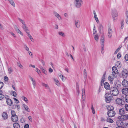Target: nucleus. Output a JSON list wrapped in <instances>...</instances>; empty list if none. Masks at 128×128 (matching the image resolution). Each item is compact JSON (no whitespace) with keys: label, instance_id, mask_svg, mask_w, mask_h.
Instances as JSON below:
<instances>
[{"label":"nucleus","instance_id":"obj_1","mask_svg":"<svg viewBox=\"0 0 128 128\" xmlns=\"http://www.w3.org/2000/svg\"><path fill=\"white\" fill-rule=\"evenodd\" d=\"M110 94L113 96H115L117 95L118 94V90L117 88L113 87L111 88L110 90Z\"/></svg>","mask_w":128,"mask_h":128},{"label":"nucleus","instance_id":"obj_2","mask_svg":"<svg viewBox=\"0 0 128 128\" xmlns=\"http://www.w3.org/2000/svg\"><path fill=\"white\" fill-rule=\"evenodd\" d=\"M111 95L109 93H107L105 95L106 102L108 103L110 102L112 99Z\"/></svg>","mask_w":128,"mask_h":128},{"label":"nucleus","instance_id":"obj_3","mask_svg":"<svg viewBox=\"0 0 128 128\" xmlns=\"http://www.w3.org/2000/svg\"><path fill=\"white\" fill-rule=\"evenodd\" d=\"M74 4L77 8H80L82 4V0H74Z\"/></svg>","mask_w":128,"mask_h":128},{"label":"nucleus","instance_id":"obj_4","mask_svg":"<svg viewBox=\"0 0 128 128\" xmlns=\"http://www.w3.org/2000/svg\"><path fill=\"white\" fill-rule=\"evenodd\" d=\"M112 74L114 77H117V75L119 73L118 71L117 68L115 66H114L112 68Z\"/></svg>","mask_w":128,"mask_h":128},{"label":"nucleus","instance_id":"obj_5","mask_svg":"<svg viewBox=\"0 0 128 128\" xmlns=\"http://www.w3.org/2000/svg\"><path fill=\"white\" fill-rule=\"evenodd\" d=\"M116 103L120 105H124V101L122 99L120 98H117L116 100Z\"/></svg>","mask_w":128,"mask_h":128},{"label":"nucleus","instance_id":"obj_6","mask_svg":"<svg viewBox=\"0 0 128 128\" xmlns=\"http://www.w3.org/2000/svg\"><path fill=\"white\" fill-rule=\"evenodd\" d=\"M121 75L122 77L124 78H126L128 76L127 70L124 69L123 70L121 73Z\"/></svg>","mask_w":128,"mask_h":128},{"label":"nucleus","instance_id":"obj_7","mask_svg":"<svg viewBox=\"0 0 128 128\" xmlns=\"http://www.w3.org/2000/svg\"><path fill=\"white\" fill-rule=\"evenodd\" d=\"M112 30L111 27H108V36L109 38H111L112 36Z\"/></svg>","mask_w":128,"mask_h":128},{"label":"nucleus","instance_id":"obj_8","mask_svg":"<svg viewBox=\"0 0 128 128\" xmlns=\"http://www.w3.org/2000/svg\"><path fill=\"white\" fill-rule=\"evenodd\" d=\"M116 114V112L113 110H108V115L109 117H112L114 116Z\"/></svg>","mask_w":128,"mask_h":128},{"label":"nucleus","instance_id":"obj_9","mask_svg":"<svg viewBox=\"0 0 128 128\" xmlns=\"http://www.w3.org/2000/svg\"><path fill=\"white\" fill-rule=\"evenodd\" d=\"M117 77H114L113 76V75L111 74L108 77V79L110 82L111 84H112L115 78H116Z\"/></svg>","mask_w":128,"mask_h":128},{"label":"nucleus","instance_id":"obj_10","mask_svg":"<svg viewBox=\"0 0 128 128\" xmlns=\"http://www.w3.org/2000/svg\"><path fill=\"white\" fill-rule=\"evenodd\" d=\"M118 16V13L116 12H115L113 13L112 15V17L114 21L115 22L116 21L117 19Z\"/></svg>","mask_w":128,"mask_h":128},{"label":"nucleus","instance_id":"obj_11","mask_svg":"<svg viewBox=\"0 0 128 128\" xmlns=\"http://www.w3.org/2000/svg\"><path fill=\"white\" fill-rule=\"evenodd\" d=\"M22 27L23 30L26 32L27 34L29 33L28 32L29 31V30H28V27L26 26V24L24 25H22Z\"/></svg>","mask_w":128,"mask_h":128},{"label":"nucleus","instance_id":"obj_12","mask_svg":"<svg viewBox=\"0 0 128 128\" xmlns=\"http://www.w3.org/2000/svg\"><path fill=\"white\" fill-rule=\"evenodd\" d=\"M122 84L123 86L124 87H126L128 86V82L126 80L124 79L122 81Z\"/></svg>","mask_w":128,"mask_h":128},{"label":"nucleus","instance_id":"obj_13","mask_svg":"<svg viewBox=\"0 0 128 128\" xmlns=\"http://www.w3.org/2000/svg\"><path fill=\"white\" fill-rule=\"evenodd\" d=\"M104 88L107 90H110V85L108 82H105L104 84Z\"/></svg>","mask_w":128,"mask_h":128},{"label":"nucleus","instance_id":"obj_14","mask_svg":"<svg viewBox=\"0 0 128 128\" xmlns=\"http://www.w3.org/2000/svg\"><path fill=\"white\" fill-rule=\"evenodd\" d=\"M11 119L12 122H16L18 120V118L17 116L16 115L13 116H11Z\"/></svg>","mask_w":128,"mask_h":128},{"label":"nucleus","instance_id":"obj_15","mask_svg":"<svg viewBox=\"0 0 128 128\" xmlns=\"http://www.w3.org/2000/svg\"><path fill=\"white\" fill-rule=\"evenodd\" d=\"M2 116V118L4 120L7 119L8 117L7 113L6 112H4L3 113Z\"/></svg>","mask_w":128,"mask_h":128},{"label":"nucleus","instance_id":"obj_16","mask_svg":"<svg viewBox=\"0 0 128 128\" xmlns=\"http://www.w3.org/2000/svg\"><path fill=\"white\" fill-rule=\"evenodd\" d=\"M122 92L124 94L126 95L128 93V88H124L122 90Z\"/></svg>","mask_w":128,"mask_h":128},{"label":"nucleus","instance_id":"obj_17","mask_svg":"<svg viewBox=\"0 0 128 128\" xmlns=\"http://www.w3.org/2000/svg\"><path fill=\"white\" fill-rule=\"evenodd\" d=\"M6 102L7 104L10 106H11L12 104V102L10 99L7 98L6 99Z\"/></svg>","mask_w":128,"mask_h":128},{"label":"nucleus","instance_id":"obj_18","mask_svg":"<svg viewBox=\"0 0 128 128\" xmlns=\"http://www.w3.org/2000/svg\"><path fill=\"white\" fill-rule=\"evenodd\" d=\"M122 119L121 120H127L128 119V115L124 114L122 116Z\"/></svg>","mask_w":128,"mask_h":128},{"label":"nucleus","instance_id":"obj_19","mask_svg":"<svg viewBox=\"0 0 128 128\" xmlns=\"http://www.w3.org/2000/svg\"><path fill=\"white\" fill-rule=\"evenodd\" d=\"M14 128H20V126L19 124L17 122L14 123L13 124Z\"/></svg>","mask_w":128,"mask_h":128},{"label":"nucleus","instance_id":"obj_20","mask_svg":"<svg viewBox=\"0 0 128 128\" xmlns=\"http://www.w3.org/2000/svg\"><path fill=\"white\" fill-rule=\"evenodd\" d=\"M75 25L77 28H80V23L79 20H78L76 21Z\"/></svg>","mask_w":128,"mask_h":128},{"label":"nucleus","instance_id":"obj_21","mask_svg":"<svg viewBox=\"0 0 128 128\" xmlns=\"http://www.w3.org/2000/svg\"><path fill=\"white\" fill-rule=\"evenodd\" d=\"M54 14L58 18V20H60L62 19L61 16L57 13L54 12Z\"/></svg>","mask_w":128,"mask_h":128},{"label":"nucleus","instance_id":"obj_22","mask_svg":"<svg viewBox=\"0 0 128 128\" xmlns=\"http://www.w3.org/2000/svg\"><path fill=\"white\" fill-rule=\"evenodd\" d=\"M116 65L118 68H120L121 66V64L120 62L119 61L117 62H116Z\"/></svg>","mask_w":128,"mask_h":128},{"label":"nucleus","instance_id":"obj_23","mask_svg":"<svg viewBox=\"0 0 128 128\" xmlns=\"http://www.w3.org/2000/svg\"><path fill=\"white\" fill-rule=\"evenodd\" d=\"M42 86H45L46 89H48L49 90H50V88L48 84L43 82L42 83Z\"/></svg>","mask_w":128,"mask_h":128},{"label":"nucleus","instance_id":"obj_24","mask_svg":"<svg viewBox=\"0 0 128 128\" xmlns=\"http://www.w3.org/2000/svg\"><path fill=\"white\" fill-rule=\"evenodd\" d=\"M104 36H102V38L100 40L101 45H104Z\"/></svg>","mask_w":128,"mask_h":128},{"label":"nucleus","instance_id":"obj_25","mask_svg":"<svg viewBox=\"0 0 128 128\" xmlns=\"http://www.w3.org/2000/svg\"><path fill=\"white\" fill-rule=\"evenodd\" d=\"M23 106L25 110L28 112L30 111V109L28 108V106L25 104H23Z\"/></svg>","mask_w":128,"mask_h":128},{"label":"nucleus","instance_id":"obj_26","mask_svg":"<svg viewBox=\"0 0 128 128\" xmlns=\"http://www.w3.org/2000/svg\"><path fill=\"white\" fill-rule=\"evenodd\" d=\"M106 121L108 122L112 123L114 122L113 120L111 118L109 117L107 118Z\"/></svg>","mask_w":128,"mask_h":128},{"label":"nucleus","instance_id":"obj_27","mask_svg":"<svg viewBox=\"0 0 128 128\" xmlns=\"http://www.w3.org/2000/svg\"><path fill=\"white\" fill-rule=\"evenodd\" d=\"M94 37L95 40L96 41H98V40L99 38V36L98 34L94 35Z\"/></svg>","mask_w":128,"mask_h":128},{"label":"nucleus","instance_id":"obj_28","mask_svg":"<svg viewBox=\"0 0 128 128\" xmlns=\"http://www.w3.org/2000/svg\"><path fill=\"white\" fill-rule=\"evenodd\" d=\"M107 109L108 110H113L114 108L113 107L111 106H106Z\"/></svg>","mask_w":128,"mask_h":128},{"label":"nucleus","instance_id":"obj_29","mask_svg":"<svg viewBox=\"0 0 128 128\" xmlns=\"http://www.w3.org/2000/svg\"><path fill=\"white\" fill-rule=\"evenodd\" d=\"M82 98H85V94L84 90V89L82 88Z\"/></svg>","mask_w":128,"mask_h":128},{"label":"nucleus","instance_id":"obj_30","mask_svg":"<svg viewBox=\"0 0 128 128\" xmlns=\"http://www.w3.org/2000/svg\"><path fill=\"white\" fill-rule=\"evenodd\" d=\"M124 109H121L119 111V113L121 115H122L124 114Z\"/></svg>","mask_w":128,"mask_h":128},{"label":"nucleus","instance_id":"obj_31","mask_svg":"<svg viewBox=\"0 0 128 128\" xmlns=\"http://www.w3.org/2000/svg\"><path fill=\"white\" fill-rule=\"evenodd\" d=\"M103 27L102 25L100 24L99 26V31L100 32H101L103 31Z\"/></svg>","mask_w":128,"mask_h":128},{"label":"nucleus","instance_id":"obj_32","mask_svg":"<svg viewBox=\"0 0 128 128\" xmlns=\"http://www.w3.org/2000/svg\"><path fill=\"white\" fill-rule=\"evenodd\" d=\"M85 101L84 99H83L82 102V108H84L85 106Z\"/></svg>","mask_w":128,"mask_h":128},{"label":"nucleus","instance_id":"obj_33","mask_svg":"<svg viewBox=\"0 0 128 128\" xmlns=\"http://www.w3.org/2000/svg\"><path fill=\"white\" fill-rule=\"evenodd\" d=\"M18 19L21 22L22 24H23L22 25H24L26 24L25 22L23 20L21 19L20 18H18Z\"/></svg>","mask_w":128,"mask_h":128},{"label":"nucleus","instance_id":"obj_34","mask_svg":"<svg viewBox=\"0 0 128 128\" xmlns=\"http://www.w3.org/2000/svg\"><path fill=\"white\" fill-rule=\"evenodd\" d=\"M28 36L30 38V40L32 41V42H33L34 41V39L32 37V36L29 33H28L27 34Z\"/></svg>","mask_w":128,"mask_h":128},{"label":"nucleus","instance_id":"obj_35","mask_svg":"<svg viewBox=\"0 0 128 128\" xmlns=\"http://www.w3.org/2000/svg\"><path fill=\"white\" fill-rule=\"evenodd\" d=\"M124 20H122L121 22V26H120V28L121 29H122L124 27Z\"/></svg>","mask_w":128,"mask_h":128},{"label":"nucleus","instance_id":"obj_36","mask_svg":"<svg viewBox=\"0 0 128 128\" xmlns=\"http://www.w3.org/2000/svg\"><path fill=\"white\" fill-rule=\"evenodd\" d=\"M101 53L102 54H103L104 52V45H101Z\"/></svg>","mask_w":128,"mask_h":128},{"label":"nucleus","instance_id":"obj_37","mask_svg":"<svg viewBox=\"0 0 128 128\" xmlns=\"http://www.w3.org/2000/svg\"><path fill=\"white\" fill-rule=\"evenodd\" d=\"M93 32L94 35L96 34H97L96 30V29H95L94 24V28Z\"/></svg>","mask_w":128,"mask_h":128},{"label":"nucleus","instance_id":"obj_38","mask_svg":"<svg viewBox=\"0 0 128 128\" xmlns=\"http://www.w3.org/2000/svg\"><path fill=\"white\" fill-rule=\"evenodd\" d=\"M8 70L9 74H10L13 71V69L11 67L8 68Z\"/></svg>","mask_w":128,"mask_h":128},{"label":"nucleus","instance_id":"obj_39","mask_svg":"<svg viewBox=\"0 0 128 128\" xmlns=\"http://www.w3.org/2000/svg\"><path fill=\"white\" fill-rule=\"evenodd\" d=\"M58 34H59L62 36L63 37H64L65 36V35L64 34V33L63 32H58Z\"/></svg>","mask_w":128,"mask_h":128},{"label":"nucleus","instance_id":"obj_40","mask_svg":"<svg viewBox=\"0 0 128 128\" xmlns=\"http://www.w3.org/2000/svg\"><path fill=\"white\" fill-rule=\"evenodd\" d=\"M11 114H12V116H14L16 115V114L15 112L13 110H11Z\"/></svg>","mask_w":128,"mask_h":128},{"label":"nucleus","instance_id":"obj_41","mask_svg":"<svg viewBox=\"0 0 128 128\" xmlns=\"http://www.w3.org/2000/svg\"><path fill=\"white\" fill-rule=\"evenodd\" d=\"M22 99L26 102V103H28V100L25 97L23 96L22 97Z\"/></svg>","mask_w":128,"mask_h":128},{"label":"nucleus","instance_id":"obj_42","mask_svg":"<svg viewBox=\"0 0 128 128\" xmlns=\"http://www.w3.org/2000/svg\"><path fill=\"white\" fill-rule=\"evenodd\" d=\"M125 99L126 102H128V94L125 95Z\"/></svg>","mask_w":128,"mask_h":128},{"label":"nucleus","instance_id":"obj_43","mask_svg":"<svg viewBox=\"0 0 128 128\" xmlns=\"http://www.w3.org/2000/svg\"><path fill=\"white\" fill-rule=\"evenodd\" d=\"M104 78H102V79L101 80V86H103L104 85Z\"/></svg>","mask_w":128,"mask_h":128},{"label":"nucleus","instance_id":"obj_44","mask_svg":"<svg viewBox=\"0 0 128 128\" xmlns=\"http://www.w3.org/2000/svg\"><path fill=\"white\" fill-rule=\"evenodd\" d=\"M120 120H116V124L117 126H120Z\"/></svg>","mask_w":128,"mask_h":128},{"label":"nucleus","instance_id":"obj_45","mask_svg":"<svg viewBox=\"0 0 128 128\" xmlns=\"http://www.w3.org/2000/svg\"><path fill=\"white\" fill-rule=\"evenodd\" d=\"M12 94L13 96H14V97H16V92L15 91H12Z\"/></svg>","mask_w":128,"mask_h":128},{"label":"nucleus","instance_id":"obj_46","mask_svg":"<svg viewBox=\"0 0 128 128\" xmlns=\"http://www.w3.org/2000/svg\"><path fill=\"white\" fill-rule=\"evenodd\" d=\"M24 48L27 51H29V48L26 45H24Z\"/></svg>","mask_w":128,"mask_h":128},{"label":"nucleus","instance_id":"obj_47","mask_svg":"<svg viewBox=\"0 0 128 128\" xmlns=\"http://www.w3.org/2000/svg\"><path fill=\"white\" fill-rule=\"evenodd\" d=\"M124 58L126 60H128V54H126L125 55Z\"/></svg>","mask_w":128,"mask_h":128},{"label":"nucleus","instance_id":"obj_48","mask_svg":"<svg viewBox=\"0 0 128 128\" xmlns=\"http://www.w3.org/2000/svg\"><path fill=\"white\" fill-rule=\"evenodd\" d=\"M4 85V84L2 82H0V89L2 88Z\"/></svg>","mask_w":128,"mask_h":128},{"label":"nucleus","instance_id":"obj_49","mask_svg":"<svg viewBox=\"0 0 128 128\" xmlns=\"http://www.w3.org/2000/svg\"><path fill=\"white\" fill-rule=\"evenodd\" d=\"M76 90L77 92H78V94H79V86L78 84L76 85Z\"/></svg>","mask_w":128,"mask_h":128},{"label":"nucleus","instance_id":"obj_50","mask_svg":"<svg viewBox=\"0 0 128 128\" xmlns=\"http://www.w3.org/2000/svg\"><path fill=\"white\" fill-rule=\"evenodd\" d=\"M42 72L45 74L47 75V72L44 68L42 70Z\"/></svg>","mask_w":128,"mask_h":128},{"label":"nucleus","instance_id":"obj_51","mask_svg":"<svg viewBox=\"0 0 128 128\" xmlns=\"http://www.w3.org/2000/svg\"><path fill=\"white\" fill-rule=\"evenodd\" d=\"M121 56V54L120 53H119L117 55V57L118 58H120Z\"/></svg>","mask_w":128,"mask_h":128},{"label":"nucleus","instance_id":"obj_52","mask_svg":"<svg viewBox=\"0 0 128 128\" xmlns=\"http://www.w3.org/2000/svg\"><path fill=\"white\" fill-rule=\"evenodd\" d=\"M4 98V96L3 94H0V100L3 99Z\"/></svg>","mask_w":128,"mask_h":128},{"label":"nucleus","instance_id":"obj_53","mask_svg":"<svg viewBox=\"0 0 128 128\" xmlns=\"http://www.w3.org/2000/svg\"><path fill=\"white\" fill-rule=\"evenodd\" d=\"M14 101L15 102L16 104H18V99L16 98H14Z\"/></svg>","mask_w":128,"mask_h":128},{"label":"nucleus","instance_id":"obj_54","mask_svg":"<svg viewBox=\"0 0 128 128\" xmlns=\"http://www.w3.org/2000/svg\"><path fill=\"white\" fill-rule=\"evenodd\" d=\"M91 109L92 111V112L93 114H94V113H95L94 110L92 106L91 107Z\"/></svg>","mask_w":128,"mask_h":128},{"label":"nucleus","instance_id":"obj_55","mask_svg":"<svg viewBox=\"0 0 128 128\" xmlns=\"http://www.w3.org/2000/svg\"><path fill=\"white\" fill-rule=\"evenodd\" d=\"M4 80L5 81L8 82V78L6 76H5L4 77Z\"/></svg>","mask_w":128,"mask_h":128},{"label":"nucleus","instance_id":"obj_56","mask_svg":"<svg viewBox=\"0 0 128 128\" xmlns=\"http://www.w3.org/2000/svg\"><path fill=\"white\" fill-rule=\"evenodd\" d=\"M54 80L56 82V84L58 86H59L60 85V84H59V82L58 80Z\"/></svg>","mask_w":128,"mask_h":128},{"label":"nucleus","instance_id":"obj_57","mask_svg":"<svg viewBox=\"0 0 128 128\" xmlns=\"http://www.w3.org/2000/svg\"><path fill=\"white\" fill-rule=\"evenodd\" d=\"M17 65L20 68H22V66L20 63H19V62H18L17 63Z\"/></svg>","mask_w":128,"mask_h":128},{"label":"nucleus","instance_id":"obj_58","mask_svg":"<svg viewBox=\"0 0 128 128\" xmlns=\"http://www.w3.org/2000/svg\"><path fill=\"white\" fill-rule=\"evenodd\" d=\"M124 107L126 110L128 111V105L125 104L124 106Z\"/></svg>","mask_w":128,"mask_h":128},{"label":"nucleus","instance_id":"obj_59","mask_svg":"<svg viewBox=\"0 0 128 128\" xmlns=\"http://www.w3.org/2000/svg\"><path fill=\"white\" fill-rule=\"evenodd\" d=\"M32 84L33 86V87L34 88L36 86V82L35 81L33 82H32Z\"/></svg>","mask_w":128,"mask_h":128},{"label":"nucleus","instance_id":"obj_60","mask_svg":"<svg viewBox=\"0 0 128 128\" xmlns=\"http://www.w3.org/2000/svg\"><path fill=\"white\" fill-rule=\"evenodd\" d=\"M36 71L39 74L40 73V71L38 68H36Z\"/></svg>","mask_w":128,"mask_h":128},{"label":"nucleus","instance_id":"obj_61","mask_svg":"<svg viewBox=\"0 0 128 128\" xmlns=\"http://www.w3.org/2000/svg\"><path fill=\"white\" fill-rule=\"evenodd\" d=\"M102 90V88L100 86H99V89L98 90V94H99L100 92H101Z\"/></svg>","mask_w":128,"mask_h":128},{"label":"nucleus","instance_id":"obj_62","mask_svg":"<svg viewBox=\"0 0 128 128\" xmlns=\"http://www.w3.org/2000/svg\"><path fill=\"white\" fill-rule=\"evenodd\" d=\"M84 74L86 76L87 75V74H86V69H84Z\"/></svg>","mask_w":128,"mask_h":128},{"label":"nucleus","instance_id":"obj_63","mask_svg":"<svg viewBox=\"0 0 128 128\" xmlns=\"http://www.w3.org/2000/svg\"><path fill=\"white\" fill-rule=\"evenodd\" d=\"M29 126L28 124H26L24 126V128H28Z\"/></svg>","mask_w":128,"mask_h":128},{"label":"nucleus","instance_id":"obj_64","mask_svg":"<svg viewBox=\"0 0 128 128\" xmlns=\"http://www.w3.org/2000/svg\"><path fill=\"white\" fill-rule=\"evenodd\" d=\"M126 18H128V11L127 10L126 12Z\"/></svg>","mask_w":128,"mask_h":128}]
</instances>
